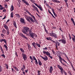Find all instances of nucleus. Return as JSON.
<instances>
[{"label":"nucleus","instance_id":"nucleus-1","mask_svg":"<svg viewBox=\"0 0 75 75\" xmlns=\"http://www.w3.org/2000/svg\"><path fill=\"white\" fill-rule=\"evenodd\" d=\"M28 31L29 33V34L30 35V37H32V38H34V37H37L38 36L35 33H31L32 32L31 30H29Z\"/></svg>","mask_w":75,"mask_h":75},{"label":"nucleus","instance_id":"nucleus-2","mask_svg":"<svg viewBox=\"0 0 75 75\" xmlns=\"http://www.w3.org/2000/svg\"><path fill=\"white\" fill-rule=\"evenodd\" d=\"M23 29L22 30V31L23 34H27V33H28V30H29V28L27 27H23Z\"/></svg>","mask_w":75,"mask_h":75},{"label":"nucleus","instance_id":"nucleus-3","mask_svg":"<svg viewBox=\"0 0 75 75\" xmlns=\"http://www.w3.org/2000/svg\"><path fill=\"white\" fill-rule=\"evenodd\" d=\"M4 28L6 30H7V35H9L10 33V32L9 31V29L8 27L7 26V25L6 24H4Z\"/></svg>","mask_w":75,"mask_h":75},{"label":"nucleus","instance_id":"nucleus-4","mask_svg":"<svg viewBox=\"0 0 75 75\" xmlns=\"http://www.w3.org/2000/svg\"><path fill=\"white\" fill-rule=\"evenodd\" d=\"M50 35L52 37H53L55 38H57V34L55 33H53V31H52V33H50Z\"/></svg>","mask_w":75,"mask_h":75},{"label":"nucleus","instance_id":"nucleus-5","mask_svg":"<svg viewBox=\"0 0 75 75\" xmlns=\"http://www.w3.org/2000/svg\"><path fill=\"white\" fill-rule=\"evenodd\" d=\"M27 20L29 22V23H31V21L33 22V23H37V20L36 19H34V20H33V19H27Z\"/></svg>","mask_w":75,"mask_h":75},{"label":"nucleus","instance_id":"nucleus-6","mask_svg":"<svg viewBox=\"0 0 75 75\" xmlns=\"http://www.w3.org/2000/svg\"><path fill=\"white\" fill-rule=\"evenodd\" d=\"M57 57H58V58H59V61H60L61 60H62V61H64V62H65V63H66V64H67V62L65 61V59H63V58H62V57H61L60 55L58 54H57Z\"/></svg>","mask_w":75,"mask_h":75},{"label":"nucleus","instance_id":"nucleus-7","mask_svg":"<svg viewBox=\"0 0 75 75\" xmlns=\"http://www.w3.org/2000/svg\"><path fill=\"white\" fill-rule=\"evenodd\" d=\"M59 42H62L63 44H65L67 43V42H66V40H65L62 39L60 40H59Z\"/></svg>","mask_w":75,"mask_h":75},{"label":"nucleus","instance_id":"nucleus-8","mask_svg":"<svg viewBox=\"0 0 75 75\" xmlns=\"http://www.w3.org/2000/svg\"><path fill=\"white\" fill-rule=\"evenodd\" d=\"M32 57L33 60H35V64L37 66H38V62L37 61V60L35 58V57H34V56H32Z\"/></svg>","mask_w":75,"mask_h":75},{"label":"nucleus","instance_id":"nucleus-9","mask_svg":"<svg viewBox=\"0 0 75 75\" xmlns=\"http://www.w3.org/2000/svg\"><path fill=\"white\" fill-rule=\"evenodd\" d=\"M43 52L44 54H45V55H46L47 56L51 55V53L48 51L46 52V51L43 50Z\"/></svg>","mask_w":75,"mask_h":75},{"label":"nucleus","instance_id":"nucleus-10","mask_svg":"<svg viewBox=\"0 0 75 75\" xmlns=\"http://www.w3.org/2000/svg\"><path fill=\"white\" fill-rule=\"evenodd\" d=\"M22 55L23 57V59L24 60V61H25L26 59H27V55L23 53H22Z\"/></svg>","mask_w":75,"mask_h":75},{"label":"nucleus","instance_id":"nucleus-11","mask_svg":"<svg viewBox=\"0 0 75 75\" xmlns=\"http://www.w3.org/2000/svg\"><path fill=\"white\" fill-rule=\"evenodd\" d=\"M7 40L4 39H2L0 40V42H4L6 44V45H7Z\"/></svg>","mask_w":75,"mask_h":75},{"label":"nucleus","instance_id":"nucleus-12","mask_svg":"<svg viewBox=\"0 0 75 75\" xmlns=\"http://www.w3.org/2000/svg\"><path fill=\"white\" fill-rule=\"evenodd\" d=\"M20 35L21 37H23V38H25V39H26V40H28V38L26 37H25V35H24L22 33H21L20 34Z\"/></svg>","mask_w":75,"mask_h":75},{"label":"nucleus","instance_id":"nucleus-13","mask_svg":"<svg viewBox=\"0 0 75 75\" xmlns=\"http://www.w3.org/2000/svg\"><path fill=\"white\" fill-rule=\"evenodd\" d=\"M40 57H41L43 59H44V61H46L47 60H48V57L47 56H45V57H44L41 56H40Z\"/></svg>","mask_w":75,"mask_h":75},{"label":"nucleus","instance_id":"nucleus-14","mask_svg":"<svg viewBox=\"0 0 75 75\" xmlns=\"http://www.w3.org/2000/svg\"><path fill=\"white\" fill-rule=\"evenodd\" d=\"M26 12H27V13H28L30 16H31L32 17V18H34H34H35V17H34V16L32 15V14H31L30 13V12H29V11H28V10H26Z\"/></svg>","mask_w":75,"mask_h":75},{"label":"nucleus","instance_id":"nucleus-15","mask_svg":"<svg viewBox=\"0 0 75 75\" xmlns=\"http://www.w3.org/2000/svg\"><path fill=\"white\" fill-rule=\"evenodd\" d=\"M32 6L33 8H34V10H36L37 12H38V13H39V11H38V10L37 8L35 6L33 5Z\"/></svg>","mask_w":75,"mask_h":75},{"label":"nucleus","instance_id":"nucleus-16","mask_svg":"<svg viewBox=\"0 0 75 75\" xmlns=\"http://www.w3.org/2000/svg\"><path fill=\"white\" fill-rule=\"evenodd\" d=\"M25 69V64H23L22 65V67L21 69V70L22 71H24Z\"/></svg>","mask_w":75,"mask_h":75},{"label":"nucleus","instance_id":"nucleus-17","mask_svg":"<svg viewBox=\"0 0 75 75\" xmlns=\"http://www.w3.org/2000/svg\"><path fill=\"white\" fill-rule=\"evenodd\" d=\"M35 5L36 6H37L38 7V8H39L40 9V10H41V11H42V8H41V7L40 6H38V5L37 4L35 3Z\"/></svg>","mask_w":75,"mask_h":75},{"label":"nucleus","instance_id":"nucleus-18","mask_svg":"<svg viewBox=\"0 0 75 75\" xmlns=\"http://www.w3.org/2000/svg\"><path fill=\"white\" fill-rule=\"evenodd\" d=\"M53 2H54V3H60L61 2L60 1L58 0H52Z\"/></svg>","mask_w":75,"mask_h":75},{"label":"nucleus","instance_id":"nucleus-19","mask_svg":"<svg viewBox=\"0 0 75 75\" xmlns=\"http://www.w3.org/2000/svg\"><path fill=\"white\" fill-rule=\"evenodd\" d=\"M32 44L33 46V47H35V49H37V48H36V43H35V42H33L32 43Z\"/></svg>","mask_w":75,"mask_h":75},{"label":"nucleus","instance_id":"nucleus-20","mask_svg":"<svg viewBox=\"0 0 75 75\" xmlns=\"http://www.w3.org/2000/svg\"><path fill=\"white\" fill-rule=\"evenodd\" d=\"M13 68L14 69H15V70H16V71H17L18 72V71H19V70L18 69V68L16 66H13Z\"/></svg>","mask_w":75,"mask_h":75},{"label":"nucleus","instance_id":"nucleus-21","mask_svg":"<svg viewBox=\"0 0 75 75\" xmlns=\"http://www.w3.org/2000/svg\"><path fill=\"white\" fill-rule=\"evenodd\" d=\"M42 25L43 26L45 32H46L47 33H48V31L47 30H46V28H45V25H44V24L43 23H42Z\"/></svg>","mask_w":75,"mask_h":75},{"label":"nucleus","instance_id":"nucleus-22","mask_svg":"<svg viewBox=\"0 0 75 75\" xmlns=\"http://www.w3.org/2000/svg\"><path fill=\"white\" fill-rule=\"evenodd\" d=\"M38 63L40 66H41L42 65V62H41L40 59H39L38 60Z\"/></svg>","mask_w":75,"mask_h":75},{"label":"nucleus","instance_id":"nucleus-23","mask_svg":"<svg viewBox=\"0 0 75 75\" xmlns=\"http://www.w3.org/2000/svg\"><path fill=\"white\" fill-rule=\"evenodd\" d=\"M51 9L52 10V12L54 15L55 16H57V14H56V13H55L54 12V8H52Z\"/></svg>","mask_w":75,"mask_h":75},{"label":"nucleus","instance_id":"nucleus-24","mask_svg":"<svg viewBox=\"0 0 75 75\" xmlns=\"http://www.w3.org/2000/svg\"><path fill=\"white\" fill-rule=\"evenodd\" d=\"M57 67L58 68L60 69V70L63 69V68H62V67L60 65H59V64L57 65Z\"/></svg>","mask_w":75,"mask_h":75},{"label":"nucleus","instance_id":"nucleus-25","mask_svg":"<svg viewBox=\"0 0 75 75\" xmlns=\"http://www.w3.org/2000/svg\"><path fill=\"white\" fill-rule=\"evenodd\" d=\"M53 71V68H52V67L51 66L50 67V70H49V72L50 73H52V71Z\"/></svg>","mask_w":75,"mask_h":75},{"label":"nucleus","instance_id":"nucleus-26","mask_svg":"<svg viewBox=\"0 0 75 75\" xmlns=\"http://www.w3.org/2000/svg\"><path fill=\"white\" fill-rule=\"evenodd\" d=\"M4 47L5 48H6V50L7 51L8 50V47H7V46L6 45H4Z\"/></svg>","mask_w":75,"mask_h":75},{"label":"nucleus","instance_id":"nucleus-27","mask_svg":"<svg viewBox=\"0 0 75 75\" xmlns=\"http://www.w3.org/2000/svg\"><path fill=\"white\" fill-rule=\"evenodd\" d=\"M11 11H13L14 10V6L13 5H11L10 8Z\"/></svg>","mask_w":75,"mask_h":75},{"label":"nucleus","instance_id":"nucleus-28","mask_svg":"<svg viewBox=\"0 0 75 75\" xmlns=\"http://www.w3.org/2000/svg\"><path fill=\"white\" fill-rule=\"evenodd\" d=\"M21 0L22 1H23V2H24V3L25 4H26V5H28V3L26 2V1L25 0Z\"/></svg>","mask_w":75,"mask_h":75},{"label":"nucleus","instance_id":"nucleus-29","mask_svg":"<svg viewBox=\"0 0 75 75\" xmlns=\"http://www.w3.org/2000/svg\"><path fill=\"white\" fill-rule=\"evenodd\" d=\"M13 25L15 27V28H17V25L16 24V21H15L13 23Z\"/></svg>","mask_w":75,"mask_h":75},{"label":"nucleus","instance_id":"nucleus-30","mask_svg":"<svg viewBox=\"0 0 75 75\" xmlns=\"http://www.w3.org/2000/svg\"><path fill=\"white\" fill-rule=\"evenodd\" d=\"M20 51L22 52L23 53H24L25 52L24 50L22 48H21L20 49Z\"/></svg>","mask_w":75,"mask_h":75},{"label":"nucleus","instance_id":"nucleus-31","mask_svg":"<svg viewBox=\"0 0 75 75\" xmlns=\"http://www.w3.org/2000/svg\"><path fill=\"white\" fill-rule=\"evenodd\" d=\"M6 32V30L5 29H3L2 31V33L4 34H5V33Z\"/></svg>","mask_w":75,"mask_h":75},{"label":"nucleus","instance_id":"nucleus-32","mask_svg":"<svg viewBox=\"0 0 75 75\" xmlns=\"http://www.w3.org/2000/svg\"><path fill=\"white\" fill-rule=\"evenodd\" d=\"M20 21L22 23H24L25 24V21L24 20V19H21L20 20Z\"/></svg>","mask_w":75,"mask_h":75},{"label":"nucleus","instance_id":"nucleus-33","mask_svg":"<svg viewBox=\"0 0 75 75\" xmlns=\"http://www.w3.org/2000/svg\"><path fill=\"white\" fill-rule=\"evenodd\" d=\"M36 46L38 47H39V48H40V47H41V45L40 44L36 43Z\"/></svg>","mask_w":75,"mask_h":75},{"label":"nucleus","instance_id":"nucleus-34","mask_svg":"<svg viewBox=\"0 0 75 75\" xmlns=\"http://www.w3.org/2000/svg\"><path fill=\"white\" fill-rule=\"evenodd\" d=\"M46 39H47V40H49L51 41V37L46 38Z\"/></svg>","mask_w":75,"mask_h":75},{"label":"nucleus","instance_id":"nucleus-35","mask_svg":"<svg viewBox=\"0 0 75 75\" xmlns=\"http://www.w3.org/2000/svg\"><path fill=\"white\" fill-rule=\"evenodd\" d=\"M62 60H60V62L61 63V64H63V65H64V66H66V67H67V66H66V65H65V64L63 63L62 62Z\"/></svg>","mask_w":75,"mask_h":75},{"label":"nucleus","instance_id":"nucleus-36","mask_svg":"<svg viewBox=\"0 0 75 75\" xmlns=\"http://www.w3.org/2000/svg\"><path fill=\"white\" fill-rule=\"evenodd\" d=\"M71 20L72 22L73 23L74 25L75 26V21H74V20L73 19H71Z\"/></svg>","mask_w":75,"mask_h":75},{"label":"nucleus","instance_id":"nucleus-37","mask_svg":"<svg viewBox=\"0 0 75 75\" xmlns=\"http://www.w3.org/2000/svg\"><path fill=\"white\" fill-rule=\"evenodd\" d=\"M1 56L3 58H6V56H5V55L4 54H1Z\"/></svg>","mask_w":75,"mask_h":75},{"label":"nucleus","instance_id":"nucleus-38","mask_svg":"<svg viewBox=\"0 0 75 75\" xmlns=\"http://www.w3.org/2000/svg\"><path fill=\"white\" fill-rule=\"evenodd\" d=\"M3 71V70L2 69V67L0 65V72H1Z\"/></svg>","mask_w":75,"mask_h":75},{"label":"nucleus","instance_id":"nucleus-39","mask_svg":"<svg viewBox=\"0 0 75 75\" xmlns=\"http://www.w3.org/2000/svg\"><path fill=\"white\" fill-rule=\"evenodd\" d=\"M41 71L38 70V75H41Z\"/></svg>","mask_w":75,"mask_h":75},{"label":"nucleus","instance_id":"nucleus-40","mask_svg":"<svg viewBox=\"0 0 75 75\" xmlns=\"http://www.w3.org/2000/svg\"><path fill=\"white\" fill-rule=\"evenodd\" d=\"M15 16H16V17L18 18H19V17H20V15L18 14H15Z\"/></svg>","mask_w":75,"mask_h":75},{"label":"nucleus","instance_id":"nucleus-41","mask_svg":"<svg viewBox=\"0 0 75 75\" xmlns=\"http://www.w3.org/2000/svg\"><path fill=\"white\" fill-rule=\"evenodd\" d=\"M26 17L27 18H26V19H28L29 18L30 19H33L31 17H28V16H26Z\"/></svg>","mask_w":75,"mask_h":75},{"label":"nucleus","instance_id":"nucleus-42","mask_svg":"<svg viewBox=\"0 0 75 75\" xmlns=\"http://www.w3.org/2000/svg\"><path fill=\"white\" fill-rule=\"evenodd\" d=\"M11 17L12 18H13V12H12L11 14Z\"/></svg>","mask_w":75,"mask_h":75},{"label":"nucleus","instance_id":"nucleus-43","mask_svg":"<svg viewBox=\"0 0 75 75\" xmlns=\"http://www.w3.org/2000/svg\"><path fill=\"white\" fill-rule=\"evenodd\" d=\"M28 48L29 51H30V49L31 48V46H30V45L29 44L28 45Z\"/></svg>","mask_w":75,"mask_h":75},{"label":"nucleus","instance_id":"nucleus-44","mask_svg":"<svg viewBox=\"0 0 75 75\" xmlns=\"http://www.w3.org/2000/svg\"><path fill=\"white\" fill-rule=\"evenodd\" d=\"M0 10H3L4 8L2 7V6H1V5H0Z\"/></svg>","mask_w":75,"mask_h":75},{"label":"nucleus","instance_id":"nucleus-45","mask_svg":"<svg viewBox=\"0 0 75 75\" xmlns=\"http://www.w3.org/2000/svg\"><path fill=\"white\" fill-rule=\"evenodd\" d=\"M1 37L3 38H4V35H4L3 33H1Z\"/></svg>","mask_w":75,"mask_h":75},{"label":"nucleus","instance_id":"nucleus-46","mask_svg":"<svg viewBox=\"0 0 75 75\" xmlns=\"http://www.w3.org/2000/svg\"><path fill=\"white\" fill-rule=\"evenodd\" d=\"M63 69L60 70L61 73V74H63Z\"/></svg>","mask_w":75,"mask_h":75},{"label":"nucleus","instance_id":"nucleus-47","mask_svg":"<svg viewBox=\"0 0 75 75\" xmlns=\"http://www.w3.org/2000/svg\"><path fill=\"white\" fill-rule=\"evenodd\" d=\"M5 65H6V69H8V65H7V64H5Z\"/></svg>","mask_w":75,"mask_h":75},{"label":"nucleus","instance_id":"nucleus-48","mask_svg":"<svg viewBox=\"0 0 75 75\" xmlns=\"http://www.w3.org/2000/svg\"><path fill=\"white\" fill-rule=\"evenodd\" d=\"M69 40H71V35H70V34H69Z\"/></svg>","mask_w":75,"mask_h":75},{"label":"nucleus","instance_id":"nucleus-49","mask_svg":"<svg viewBox=\"0 0 75 75\" xmlns=\"http://www.w3.org/2000/svg\"><path fill=\"white\" fill-rule=\"evenodd\" d=\"M52 29H56V28L55 27H54V26H52Z\"/></svg>","mask_w":75,"mask_h":75},{"label":"nucleus","instance_id":"nucleus-50","mask_svg":"<svg viewBox=\"0 0 75 75\" xmlns=\"http://www.w3.org/2000/svg\"><path fill=\"white\" fill-rule=\"evenodd\" d=\"M11 69L12 72H15V70L13 68H11Z\"/></svg>","mask_w":75,"mask_h":75},{"label":"nucleus","instance_id":"nucleus-51","mask_svg":"<svg viewBox=\"0 0 75 75\" xmlns=\"http://www.w3.org/2000/svg\"><path fill=\"white\" fill-rule=\"evenodd\" d=\"M43 50H47V47H46L45 48H43Z\"/></svg>","mask_w":75,"mask_h":75},{"label":"nucleus","instance_id":"nucleus-52","mask_svg":"<svg viewBox=\"0 0 75 75\" xmlns=\"http://www.w3.org/2000/svg\"><path fill=\"white\" fill-rule=\"evenodd\" d=\"M25 71L26 73H27L28 71V69L25 70Z\"/></svg>","mask_w":75,"mask_h":75},{"label":"nucleus","instance_id":"nucleus-53","mask_svg":"<svg viewBox=\"0 0 75 75\" xmlns=\"http://www.w3.org/2000/svg\"><path fill=\"white\" fill-rule=\"evenodd\" d=\"M49 57L50 58H51V59H52V58H53V57H52V56H51V55H49Z\"/></svg>","mask_w":75,"mask_h":75},{"label":"nucleus","instance_id":"nucleus-54","mask_svg":"<svg viewBox=\"0 0 75 75\" xmlns=\"http://www.w3.org/2000/svg\"><path fill=\"white\" fill-rule=\"evenodd\" d=\"M57 42V45H58V46H59V45L60 44H59V42Z\"/></svg>","mask_w":75,"mask_h":75},{"label":"nucleus","instance_id":"nucleus-55","mask_svg":"<svg viewBox=\"0 0 75 75\" xmlns=\"http://www.w3.org/2000/svg\"><path fill=\"white\" fill-rule=\"evenodd\" d=\"M16 55V57H18V54H17V52H15V54Z\"/></svg>","mask_w":75,"mask_h":75},{"label":"nucleus","instance_id":"nucleus-56","mask_svg":"<svg viewBox=\"0 0 75 75\" xmlns=\"http://www.w3.org/2000/svg\"><path fill=\"white\" fill-rule=\"evenodd\" d=\"M30 59H31V60H33V57H32L30 56Z\"/></svg>","mask_w":75,"mask_h":75},{"label":"nucleus","instance_id":"nucleus-57","mask_svg":"<svg viewBox=\"0 0 75 75\" xmlns=\"http://www.w3.org/2000/svg\"><path fill=\"white\" fill-rule=\"evenodd\" d=\"M48 11L49 12V13H50V14H51V15H52V13H51V12L50 11V10H49V9L48 10Z\"/></svg>","mask_w":75,"mask_h":75},{"label":"nucleus","instance_id":"nucleus-58","mask_svg":"<svg viewBox=\"0 0 75 75\" xmlns=\"http://www.w3.org/2000/svg\"><path fill=\"white\" fill-rule=\"evenodd\" d=\"M23 75H25V73L24 71H23L22 72Z\"/></svg>","mask_w":75,"mask_h":75},{"label":"nucleus","instance_id":"nucleus-59","mask_svg":"<svg viewBox=\"0 0 75 75\" xmlns=\"http://www.w3.org/2000/svg\"><path fill=\"white\" fill-rule=\"evenodd\" d=\"M64 73V74L65 75H67V73H66V72L64 71V72H63Z\"/></svg>","mask_w":75,"mask_h":75},{"label":"nucleus","instance_id":"nucleus-60","mask_svg":"<svg viewBox=\"0 0 75 75\" xmlns=\"http://www.w3.org/2000/svg\"><path fill=\"white\" fill-rule=\"evenodd\" d=\"M59 30H60V31H61L62 32H63V31L62 30V28H59Z\"/></svg>","mask_w":75,"mask_h":75},{"label":"nucleus","instance_id":"nucleus-61","mask_svg":"<svg viewBox=\"0 0 75 75\" xmlns=\"http://www.w3.org/2000/svg\"><path fill=\"white\" fill-rule=\"evenodd\" d=\"M6 10L5 9H4L3 11V12H6Z\"/></svg>","mask_w":75,"mask_h":75},{"label":"nucleus","instance_id":"nucleus-62","mask_svg":"<svg viewBox=\"0 0 75 75\" xmlns=\"http://www.w3.org/2000/svg\"><path fill=\"white\" fill-rule=\"evenodd\" d=\"M9 21H10V19H8V20H7L6 22V23H8V22H9Z\"/></svg>","mask_w":75,"mask_h":75},{"label":"nucleus","instance_id":"nucleus-63","mask_svg":"<svg viewBox=\"0 0 75 75\" xmlns=\"http://www.w3.org/2000/svg\"><path fill=\"white\" fill-rule=\"evenodd\" d=\"M30 1L32 2V3H34V1L32 0H30Z\"/></svg>","mask_w":75,"mask_h":75},{"label":"nucleus","instance_id":"nucleus-64","mask_svg":"<svg viewBox=\"0 0 75 75\" xmlns=\"http://www.w3.org/2000/svg\"><path fill=\"white\" fill-rule=\"evenodd\" d=\"M4 6H5V7H6V8H7V5L6 4V5H5Z\"/></svg>","mask_w":75,"mask_h":75}]
</instances>
